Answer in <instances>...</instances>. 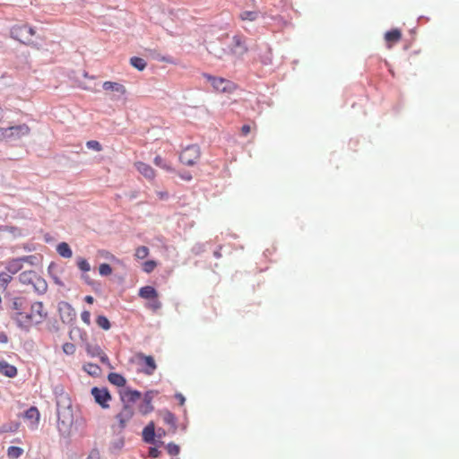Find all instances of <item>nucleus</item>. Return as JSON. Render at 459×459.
I'll return each mask as SVG.
<instances>
[{
	"instance_id": "obj_42",
	"label": "nucleus",
	"mask_w": 459,
	"mask_h": 459,
	"mask_svg": "<svg viewBox=\"0 0 459 459\" xmlns=\"http://www.w3.org/2000/svg\"><path fill=\"white\" fill-rule=\"evenodd\" d=\"M85 370L91 376H97L99 374L100 368L96 364L88 363L85 366Z\"/></svg>"
},
{
	"instance_id": "obj_7",
	"label": "nucleus",
	"mask_w": 459,
	"mask_h": 459,
	"mask_svg": "<svg viewBox=\"0 0 459 459\" xmlns=\"http://www.w3.org/2000/svg\"><path fill=\"white\" fill-rule=\"evenodd\" d=\"M30 129L26 124L6 127L7 140L15 141L30 134Z\"/></svg>"
},
{
	"instance_id": "obj_31",
	"label": "nucleus",
	"mask_w": 459,
	"mask_h": 459,
	"mask_svg": "<svg viewBox=\"0 0 459 459\" xmlns=\"http://www.w3.org/2000/svg\"><path fill=\"white\" fill-rule=\"evenodd\" d=\"M239 17L243 21L253 22V21H255L257 19L258 12H256V11H243L239 14Z\"/></svg>"
},
{
	"instance_id": "obj_22",
	"label": "nucleus",
	"mask_w": 459,
	"mask_h": 459,
	"mask_svg": "<svg viewBox=\"0 0 459 459\" xmlns=\"http://www.w3.org/2000/svg\"><path fill=\"white\" fill-rule=\"evenodd\" d=\"M108 379L112 385L118 387H124L126 384V378L118 373H109Z\"/></svg>"
},
{
	"instance_id": "obj_27",
	"label": "nucleus",
	"mask_w": 459,
	"mask_h": 459,
	"mask_svg": "<svg viewBox=\"0 0 459 459\" xmlns=\"http://www.w3.org/2000/svg\"><path fill=\"white\" fill-rule=\"evenodd\" d=\"M20 427V423L17 421H11L5 424H3L0 427V433H13L18 430Z\"/></svg>"
},
{
	"instance_id": "obj_37",
	"label": "nucleus",
	"mask_w": 459,
	"mask_h": 459,
	"mask_svg": "<svg viewBox=\"0 0 459 459\" xmlns=\"http://www.w3.org/2000/svg\"><path fill=\"white\" fill-rule=\"evenodd\" d=\"M12 279L13 277L9 273L2 272L0 273V288L6 289Z\"/></svg>"
},
{
	"instance_id": "obj_36",
	"label": "nucleus",
	"mask_w": 459,
	"mask_h": 459,
	"mask_svg": "<svg viewBox=\"0 0 459 459\" xmlns=\"http://www.w3.org/2000/svg\"><path fill=\"white\" fill-rule=\"evenodd\" d=\"M148 255H149V248L145 246L138 247L136 248L135 254H134L135 257L140 260L146 258L148 256Z\"/></svg>"
},
{
	"instance_id": "obj_4",
	"label": "nucleus",
	"mask_w": 459,
	"mask_h": 459,
	"mask_svg": "<svg viewBox=\"0 0 459 459\" xmlns=\"http://www.w3.org/2000/svg\"><path fill=\"white\" fill-rule=\"evenodd\" d=\"M200 157V148L196 144H191L186 147L180 153V161L187 166L195 164Z\"/></svg>"
},
{
	"instance_id": "obj_40",
	"label": "nucleus",
	"mask_w": 459,
	"mask_h": 459,
	"mask_svg": "<svg viewBox=\"0 0 459 459\" xmlns=\"http://www.w3.org/2000/svg\"><path fill=\"white\" fill-rule=\"evenodd\" d=\"M154 164L158 167L166 169L167 171L172 170L171 167L168 165L167 162L160 156H156L154 158Z\"/></svg>"
},
{
	"instance_id": "obj_9",
	"label": "nucleus",
	"mask_w": 459,
	"mask_h": 459,
	"mask_svg": "<svg viewBox=\"0 0 459 459\" xmlns=\"http://www.w3.org/2000/svg\"><path fill=\"white\" fill-rule=\"evenodd\" d=\"M59 311L63 323L69 324L76 317V313L73 307L67 302L60 303Z\"/></svg>"
},
{
	"instance_id": "obj_55",
	"label": "nucleus",
	"mask_w": 459,
	"mask_h": 459,
	"mask_svg": "<svg viewBox=\"0 0 459 459\" xmlns=\"http://www.w3.org/2000/svg\"><path fill=\"white\" fill-rule=\"evenodd\" d=\"M82 279L88 284V285H91L92 286L94 284V281H92L89 275L87 274H82Z\"/></svg>"
},
{
	"instance_id": "obj_32",
	"label": "nucleus",
	"mask_w": 459,
	"mask_h": 459,
	"mask_svg": "<svg viewBox=\"0 0 459 459\" xmlns=\"http://www.w3.org/2000/svg\"><path fill=\"white\" fill-rule=\"evenodd\" d=\"M96 324L98 325V326H100V328H102L103 330H106V331L109 330L111 327V324H110L109 320L105 316H102V315H100L97 316Z\"/></svg>"
},
{
	"instance_id": "obj_20",
	"label": "nucleus",
	"mask_w": 459,
	"mask_h": 459,
	"mask_svg": "<svg viewBox=\"0 0 459 459\" xmlns=\"http://www.w3.org/2000/svg\"><path fill=\"white\" fill-rule=\"evenodd\" d=\"M141 357L143 358L144 365L146 366L144 373L149 376L152 375L157 368L154 359L152 356H146L143 354H142Z\"/></svg>"
},
{
	"instance_id": "obj_54",
	"label": "nucleus",
	"mask_w": 459,
	"mask_h": 459,
	"mask_svg": "<svg viewBox=\"0 0 459 459\" xmlns=\"http://www.w3.org/2000/svg\"><path fill=\"white\" fill-rule=\"evenodd\" d=\"M175 398L178 401L180 405H183L186 402L185 396L180 393L176 394Z\"/></svg>"
},
{
	"instance_id": "obj_19",
	"label": "nucleus",
	"mask_w": 459,
	"mask_h": 459,
	"mask_svg": "<svg viewBox=\"0 0 459 459\" xmlns=\"http://www.w3.org/2000/svg\"><path fill=\"white\" fill-rule=\"evenodd\" d=\"M28 307L26 299L23 297H15L12 299L10 307L15 312L25 310Z\"/></svg>"
},
{
	"instance_id": "obj_41",
	"label": "nucleus",
	"mask_w": 459,
	"mask_h": 459,
	"mask_svg": "<svg viewBox=\"0 0 459 459\" xmlns=\"http://www.w3.org/2000/svg\"><path fill=\"white\" fill-rule=\"evenodd\" d=\"M99 273L101 276H108L112 273V268L108 264H101L99 267Z\"/></svg>"
},
{
	"instance_id": "obj_51",
	"label": "nucleus",
	"mask_w": 459,
	"mask_h": 459,
	"mask_svg": "<svg viewBox=\"0 0 459 459\" xmlns=\"http://www.w3.org/2000/svg\"><path fill=\"white\" fill-rule=\"evenodd\" d=\"M98 357H100V361L105 364V365H108L109 368H112L110 363H109V359L108 357L102 351L101 352V355H99Z\"/></svg>"
},
{
	"instance_id": "obj_58",
	"label": "nucleus",
	"mask_w": 459,
	"mask_h": 459,
	"mask_svg": "<svg viewBox=\"0 0 459 459\" xmlns=\"http://www.w3.org/2000/svg\"><path fill=\"white\" fill-rule=\"evenodd\" d=\"M241 132H242V134H243V135H247V134L250 132V126H248V125H244V126L241 127Z\"/></svg>"
},
{
	"instance_id": "obj_57",
	"label": "nucleus",
	"mask_w": 459,
	"mask_h": 459,
	"mask_svg": "<svg viewBox=\"0 0 459 459\" xmlns=\"http://www.w3.org/2000/svg\"><path fill=\"white\" fill-rule=\"evenodd\" d=\"M5 130L6 127H0V141L7 140Z\"/></svg>"
},
{
	"instance_id": "obj_48",
	"label": "nucleus",
	"mask_w": 459,
	"mask_h": 459,
	"mask_svg": "<svg viewBox=\"0 0 459 459\" xmlns=\"http://www.w3.org/2000/svg\"><path fill=\"white\" fill-rule=\"evenodd\" d=\"M148 307L153 311H156L161 307V302L158 299V298H153L151 299Z\"/></svg>"
},
{
	"instance_id": "obj_12",
	"label": "nucleus",
	"mask_w": 459,
	"mask_h": 459,
	"mask_svg": "<svg viewBox=\"0 0 459 459\" xmlns=\"http://www.w3.org/2000/svg\"><path fill=\"white\" fill-rule=\"evenodd\" d=\"M234 54L242 56L247 52V47L245 42V39L240 35H235L233 37V48Z\"/></svg>"
},
{
	"instance_id": "obj_38",
	"label": "nucleus",
	"mask_w": 459,
	"mask_h": 459,
	"mask_svg": "<svg viewBox=\"0 0 459 459\" xmlns=\"http://www.w3.org/2000/svg\"><path fill=\"white\" fill-rule=\"evenodd\" d=\"M25 418L29 420H38L39 418V410L36 407H30L25 411L24 414Z\"/></svg>"
},
{
	"instance_id": "obj_64",
	"label": "nucleus",
	"mask_w": 459,
	"mask_h": 459,
	"mask_svg": "<svg viewBox=\"0 0 459 459\" xmlns=\"http://www.w3.org/2000/svg\"><path fill=\"white\" fill-rule=\"evenodd\" d=\"M159 195H160V198H164L165 196H167V193L160 192Z\"/></svg>"
},
{
	"instance_id": "obj_14",
	"label": "nucleus",
	"mask_w": 459,
	"mask_h": 459,
	"mask_svg": "<svg viewBox=\"0 0 459 459\" xmlns=\"http://www.w3.org/2000/svg\"><path fill=\"white\" fill-rule=\"evenodd\" d=\"M155 436V427L153 422H151L143 430V439L147 444L154 445L156 444Z\"/></svg>"
},
{
	"instance_id": "obj_13",
	"label": "nucleus",
	"mask_w": 459,
	"mask_h": 459,
	"mask_svg": "<svg viewBox=\"0 0 459 459\" xmlns=\"http://www.w3.org/2000/svg\"><path fill=\"white\" fill-rule=\"evenodd\" d=\"M137 171L142 174L147 179H153L155 177V171L149 164L142 161H137L134 164Z\"/></svg>"
},
{
	"instance_id": "obj_43",
	"label": "nucleus",
	"mask_w": 459,
	"mask_h": 459,
	"mask_svg": "<svg viewBox=\"0 0 459 459\" xmlns=\"http://www.w3.org/2000/svg\"><path fill=\"white\" fill-rule=\"evenodd\" d=\"M157 264L155 261L153 260H148L146 262L143 263V270L147 273H152L155 267H156Z\"/></svg>"
},
{
	"instance_id": "obj_28",
	"label": "nucleus",
	"mask_w": 459,
	"mask_h": 459,
	"mask_svg": "<svg viewBox=\"0 0 459 459\" xmlns=\"http://www.w3.org/2000/svg\"><path fill=\"white\" fill-rule=\"evenodd\" d=\"M402 33L399 30L394 29L387 31L385 35V39L387 42L394 43L400 40Z\"/></svg>"
},
{
	"instance_id": "obj_59",
	"label": "nucleus",
	"mask_w": 459,
	"mask_h": 459,
	"mask_svg": "<svg viewBox=\"0 0 459 459\" xmlns=\"http://www.w3.org/2000/svg\"><path fill=\"white\" fill-rule=\"evenodd\" d=\"M180 177L186 181H190L192 179V176L189 172H185L184 174L180 175Z\"/></svg>"
},
{
	"instance_id": "obj_56",
	"label": "nucleus",
	"mask_w": 459,
	"mask_h": 459,
	"mask_svg": "<svg viewBox=\"0 0 459 459\" xmlns=\"http://www.w3.org/2000/svg\"><path fill=\"white\" fill-rule=\"evenodd\" d=\"M9 341V338L7 334L4 332L0 333V342L2 343H7Z\"/></svg>"
},
{
	"instance_id": "obj_50",
	"label": "nucleus",
	"mask_w": 459,
	"mask_h": 459,
	"mask_svg": "<svg viewBox=\"0 0 459 459\" xmlns=\"http://www.w3.org/2000/svg\"><path fill=\"white\" fill-rule=\"evenodd\" d=\"M20 262L22 264L23 262H27V263H30V264H33V260L36 259V257L34 255H26V256H22V257H18Z\"/></svg>"
},
{
	"instance_id": "obj_33",
	"label": "nucleus",
	"mask_w": 459,
	"mask_h": 459,
	"mask_svg": "<svg viewBox=\"0 0 459 459\" xmlns=\"http://www.w3.org/2000/svg\"><path fill=\"white\" fill-rule=\"evenodd\" d=\"M86 351L91 357H98L99 355H101L102 350L97 344L91 345L90 343H86Z\"/></svg>"
},
{
	"instance_id": "obj_10",
	"label": "nucleus",
	"mask_w": 459,
	"mask_h": 459,
	"mask_svg": "<svg viewBox=\"0 0 459 459\" xmlns=\"http://www.w3.org/2000/svg\"><path fill=\"white\" fill-rule=\"evenodd\" d=\"M134 416V408L132 405L123 404V408L121 411L117 414L116 418L119 422L120 429H125L126 423L132 419Z\"/></svg>"
},
{
	"instance_id": "obj_16",
	"label": "nucleus",
	"mask_w": 459,
	"mask_h": 459,
	"mask_svg": "<svg viewBox=\"0 0 459 459\" xmlns=\"http://www.w3.org/2000/svg\"><path fill=\"white\" fill-rule=\"evenodd\" d=\"M33 281L32 286L34 290L39 295L45 294L48 290V283L46 280L37 274Z\"/></svg>"
},
{
	"instance_id": "obj_1",
	"label": "nucleus",
	"mask_w": 459,
	"mask_h": 459,
	"mask_svg": "<svg viewBox=\"0 0 459 459\" xmlns=\"http://www.w3.org/2000/svg\"><path fill=\"white\" fill-rule=\"evenodd\" d=\"M57 429L61 436L68 437L74 424L72 402L67 394L56 388Z\"/></svg>"
},
{
	"instance_id": "obj_5",
	"label": "nucleus",
	"mask_w": 459,
	"mask_h": 459,
	"mask_svg": "<svg viewBox=\"0 0 459 459\" xmlns=\"http://www.w3.org/2000/svg\"><path fill=\"white\" fill-rule=\"evenodd\" d=\"M12 319L15 321L17 326L28 332L30 328L31 327L32 324H35V319L33 318V315L30 313L25 312V310H22L21 312H14L12 315Z\"/></svg>"
},
{
	"instance_id": "obj_11",
	"label": "nucleus",
	"mask_w": 459,
	"mask_h": 459,
	"mask_svg": "<svg viewBox=\"0 0 459 459\" xmlns=\"http://www.w3.org/2000/svg\"><path fill=\"white\" fill-rule=\"evenodd\" d=\"M43 303L40 301L34 302L30 305V314L33 315L35 324H40L47 318L48 314L43 310Z\"/></svg>"
},
{
	"instance_id": "obj_34",
	"label": "nucleus",
	"mask_w": 459,
	"mask_h": 459,
	"mask_svg": "<svg viewBox=\"0 0 459 459\" xmlns=\"http://www.w3.org/2000/svg\"><path fill=\"white\" fill-rule=\"evenodd\" d=\"M153 411V406L152 403L143 400L139 405V411L143 415H146Z\"/></svg>"
},
{
	"instance_id": "obj_47",
	"label": "nucleus",
	"mask_w": 459,
	"mask_h": 459,
	"mask_svg": "<svg viewBox=\"0 0 459 459\" xmlns=\"http://www.w3.org/2000/svg\"><path fill=\"white\" fill-rule=\"evenodd\" d=\"M55 266H56V265H55L53 263H51V264H49V266H48V273H49V274L51 275V277H52V279H53V281H54V282H55L56 284L59 285V286H64V283L62 282V281H61V280H60L56 275L53 274V273H52V270H53V268H54Z\"/></svg>"
},
{
	"instance_id": "obj_60",
	"label": "nucleus",
	"mask_w": 459,
	"mask_h": 459,
	"mask_svg": "<svg viewBox=\"0 0 459 459\" xmlns=\"http://www.w3.org/2000/svg\"><path fill=\"white\" fill-rule=\"evenodd\" d=\"M84 301H85L86 303H88V304H92V303H93V301H94V299H93V297H92V296H86V297L84 298Z\"/></svg>"
},
{
	"instance_id": "obj_21",
	"label": "nucleus",
	"mask_w": 459,
	"mask_h": 459,
	"mask_svg": "<svg viewBox=\"0 0 459 459\" xmlns=\"http://www.w3.org/2000/svg\"><path fill=\"white\" fill-rule=\"evenodd\" d=\"M22 268V264L19 258H14L7 262L5 269L10 274L17 273Z\"/></svg>"
},
{
	"instance_id": "obj_46",
	"label": "nucleus",
	"mask_w": 459,
	"mask_h": 459,
	"mask_svg": "<svg viewBox=\"0 0 459 459\" xmlns=\"http://www.w3.org/2000/svg\"><path fill=\"white\" fill-rule=\"evenodd\" d=\"M167 451L170 455H178L180 452V447L174 443H169L167 446Z\"/></svg>"
},
{
	"instance_id": "obj_29",
	"label": "nucleus",
	"mask_w": 459,
	"mask_h": 459,
	"mask_svg": "<svg viewBox=\"0 0 459 459\" xmlns=\"http://www.w3.org/2000/svg\"><path fill=\"white\" fill-rule=\"evenodd\" d=\"M130 65L136 68L138 71H143L145 69L147 63L142 57L133 56L130 58Z\"/></svg>"
},
{
	"instance_id": "obj_3",
	"label": "nucleus",
	"mask_w": 459,
	"mask_h": 459,
	"mask_svg": "<svg viewBox=\"0 0 459 459\" xmlns=\"http://www.w3.org/2000/svg\"><path fill=\"white\" fill-rule=\"evenodd\" d=\"M204 77L211 82L216 91L231 93L236 90V84L230 80L221 77H215L208 74H204Z\"/></svg>"
},
{
	"instance_id": "obj_49",
	"label": "nucleus",
	"mask_w": 459,
	"mask_h": 459,
	"mask_svg": "<svg viewBox=\"0 0 459 459\" xmlns=\"http://www.w3.org/2000/svg\"><path fill=\"white\" fill-rule=\"evenodd\" d=\"M81 317H82V320L86 324V325H90L91 324V313L87 310L85 311H82V313L81 314Z\"/></svg>"
},
{
	"instance_id": "obj_35",
	"label": "nucleus",
	"mask_w": 459,
	"mask_h": 459,
	"mask_svg": "<svg viewBox=\"0 0 459 459\" xmlns=\"http://www.w3.org/2000/svg\"><path fill=\"white\" fill-rule=\"evenodd\" d=\"M124 445V437H118L111 442L110 450L112 453L117 452L123 448Z\"/></svg>"
},
{
	"instance_id": "obj_26",
	"label": "nucleus",
	"mask_w": 459,
	"mask_h": 459,
	"mask_svg": "<svg viewBox=\"0 0 459 459\" xmlns=\"http://www.w3.org/2000/svg\"><path fill=\"white\" fill-rule=\"evenodd\" d=\"M163 421L167 424V425H169L172 429H173V431H176L177 429V419L175 417V415L169 411H165L163 412Z\"/></svg>"
},
{
	"instance_id": "obj_45",
	"label": "nucleus",
	"mask_w": 459,
	"mask_h": 459,
	"mask_svg": "<svg viewBox=\"0 0 459 459\" xmlns=\"http://www.w3.org/2000/svg\"><path fill=\"white\" fill-rule=\"evenodd\" d=\"M86 146L88 149L94 150L96 152H100L102 150L101 144L95 140H91L86 143Z\"/></svg>"
},
{
	"instance_id": "obj_63",
	"label": "nucleus",
	"mask_w": 459,
	"mask_h": 459,
	"mask_svg": "<svg viewBox=\"0 0 459 459\" xmlns=\"http://www.w3.org/2000/svg\"><path fill=\"white\" fill-rule=\"evenodd\" d=\"M213 255H214L216 258H220L221 255L220 251H219V250H217V251H214Z\"/></svg>"
},
{
	"instance_id": "obj_23",
	"label": "nucleus",
	"mask_w": 459,
	"mask_h": 459,
	"mask_svg": "<svg viewBox=\"0 0 459 459\" xmlns=\"http://www.w3.org/2000/svg\"><path fill=\"white\" fill-rule=\"evenodd\" d=\"M102 87L105 91H113L120 94L126 93L125 86L118 82H105Z\"/></svg>"
},
{
	"instance_id": "obj_17",
	"label": "nucleus",
	"mask_w": 459,
	"mask_h": 459,
	"mask_svg": "<svg viewBox=\"0 0 459 459\" xmlns=\"http://www.w3.org/2000/svg\"><path fill=\"white\" fill-rule=\"evenodd\" d=\"M69 337L72 341L81 340L82 342H87V333L80 327L74 326L69 332Z\"/></svg>"
},
{
	"instance_id": "obj_39",
	"label": "nucleus",
	"mask_w": 459,
	"mask_h": 459,
	"mask_svg": "<svg viewBox=\"0 0 459 459\" xmlns=\"http://www.w3.org/2000/svg\"><path fill=\"white\" fill-rule=\"evenodd\" d=\"M77 266L78 268L82 271L83 273H87L91 270V265L88 263V261L82 257H78L77 259Z\"/></svg>"
},
{
	"instance_id": "obj_52",
	"label": "nucleus",
	"mask_w": 459,
	"mask_h": 459,
	"mask_svg": "<svg viewBox=\"0 0 459 459\" xmlns=\"http://www.w3.org/2000/svg\"><path fill=\"white\" fill-rule=\"evenodd\" d=\"M160 452L156 447H150L149 449V456L152 458H157L160 455Z\"/></svg>"
},
{
	"instance_id": "obj_53",
	"label": "nucleus",
	"mask_w": 459,
	"mask_h": 459,
	"mask_svg": "<svg viewBox=\"0 0 459 459\" xmlns=\"http://www.w3.org/2000/svg\"><path fill=\"white\" fill-rule=\"evenodd\" d=\"M154 392L148 391L144 394L143 400L152 403L153 399Z\"/></svg>"
},
{
	"instance_id": "obj_15",
	"label": "nucleus",
	"mask_w": 459,
	"mask_h": 459,
	"mask_svg": "<svg viewBox=\"0 0 459 459\" xmlns=\"http://www.w3.org/2000/svg\"><path fill=\"white\" fill-rule=\"evenodd\" d=\"M0 374L7 377H14L17 376V368L5 360H0Z\"/></svg>"
},
{
	"instance_id": "obj_6",
	"label": "nucleus",
	"mask_w": 459,
	"mask_h": 459,
	"mask_svg": "<svg viewBox=\"0 0 459 459\" xmlns=\"http://www.w3.org/2000/svg\"><path fill=\"white\" fill-rule=\"evenodd\" d=\"M95 402L103 409L109 408L108 402L111 401V394L106 387L94 386L91 390Z\"/></svg>"
},
{
	"instance_id": "obj_30",
	"label": "nucleus",
	"mask_w": 459,
	"mask_h": 459,
	"mask_svg": "<svg viewBox=\"0 0 459 459\" xmlns=\"http://www.w3.org/2000/svg\"><path fill=\"white\" fill-rule=\"evenodd\" d=\"M23 454V449L19 446H9L7 455L10 459H17Z\"/></svg>"
},
{
	"instance_id": "obj_18",
	"label": "nucleus",
	"mask_w": 459,
	"mask_h": 459,
	"mask_svg": "<svg viewBox=\"0 0 459 459\" xmlns=\"http://www.w3.org/2000/svg\"><path fill=\"white\" fill-rule=\"evenodd\" d=\"M139 296L144 299H152L153 298H158V291L154 287L147 285L139 290Z\"/></svg>"
},
{
	"instance_id": "obj_61",
	"label": "nucleus",
	"mask_w": 459,
	"mask_h": 459,
	"mask_svg": "<svg viewBox=\"0 0 459 459\" xmlns=\"http://www.w3.org/2000/svg\"><path fill=\"white\" fill-rule=\"evenodd\" d=\"M163 435H165V431L162 429H159L157 431L158 437H161Z\"/></svg>"
},
{
	"instance_id": "obj_25",
	"label": "nucleus",
	"mask_w": 459,
	"mask_h": 459,
	"mask_svg": "<svg viewBox=\"0 0 459 459\" xmlns=\"http://www.w3.org/2000/svg\"><path fill=\"white\" fill-rule=\"evenodd\" d=\"M37 276V273L33 271L23 272L19 275V280L22 284H31L33 283V280Z\"/></svg>"
},
{
	"instance_id": "obj_2",
	"label": "nucleus",
	"mask_w": 459,
	"mask_h": 459,
	"mask_svg": "<svg viewBox=\"0 0 459 459\" xmlns=\"http://www.w3.org/2000/svg\"><path fill=\"white\" fill-rule=\"evenodd\" d=\"M35 33L36 31L34 28L30 26L28 23L15 24L10 30V34L13 39L28 46L34 44L32 38Z\"/></svg>"
},
{
	"instance_id": "obj_44",
	"label": "nucleus",
	"mask_w": 459,
	"mask_h": 459,
	"mask_svg": "<svg viewBox=\"0 0 459 459\" xmlns=\"http://www.w3.org/2000/svg\"><path fill=\"white\" fill-rule=\"evenodd\" d=\"M62 348H63V351L66 355H73V354H74V352L76 351L75 345L74 343H72V342H65V343H64Z\"/></svg>"
},
{
	"instance_id": "obj_62",
	"label": "nucleus",
	"mask_w": 459,
	"mask_h": 459,
	"mask_svg": "<svg viewBox=\"0 0 459 459\" xmlns=\"http://www.w3.org/2000/svg\"><path fill=\"white\" fill-rule=\"evenodd\" d=\"M107 258H109L113 261H117V262H119V260L117 258H116L113 255H109L108 256H106Z\"/></svg>"
},
{
	"instance_id": "obj_8",
	"label": "nucleus",
	"mask_w": 459,
	"mask_h": 459,
	"mask_svg": "<svg viewBox=\"0 0 459 459\" xmlns=\"http://www.w3.org/2000/svg\"><path fill=\"white\" fill-rule=\"evenodd\" d=\"M120 400L123 404L132 405L142 398L141 392L126 388L119 392Z\"/></svg>"
},
{
	"instance_id": "obj_24",
	"label": "nucleus",
	"mask_w": 459,
	"mask_h": 459,
	"mask_svg": "<svg viewBox=\"0 0 459 459\" xmlns=\"http://www.w3.org/2000/svg\"><path fill=\"white\" fill-rule=\"evenodd\" d=\"M57 253L65 258H70L73 255V252L69 245L65 242H61L56 247Z\"/></svg>"
}]
</instances>
